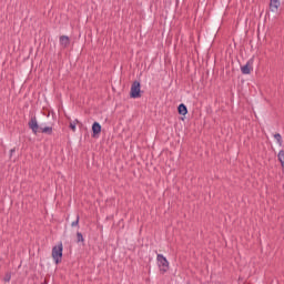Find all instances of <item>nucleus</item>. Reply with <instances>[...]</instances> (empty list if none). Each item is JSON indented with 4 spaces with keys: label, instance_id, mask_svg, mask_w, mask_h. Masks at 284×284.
<instances>
[{
    "label": "nucleus",
    "instance_id": "1",
    "mask_svg": "<svg viewBox=\"0 0 284 284\" xmlns=\"http://www.w3.org/2000/svg\"><path fill=\"white\" fill-rule=\"evenodd\" d=\"M51 256L55 265H59V263L63 261V242H60L58 245L52 247Z\"/></svg>",
    "mask_w": 284,
    "mask_h": 284
},
{
    "label": "nucleus",
    "instance_id": "2",
    "mask_svg": "<svg viewBox=\"0 0 284 284\" xmlns=\"http://www.w3.org/2000/svg\"><path fill=\"white\" fill-rule=\"evenodd\" d=\"M156 261L161 274H165L170 270V262L163 254H158Z\"/></svg>",
    "mask_w": 284,
    "mask_h": 284
},
{
    "label": "nucleus",
    "instance_id": "10",
    "mask_svg": "<svg viewBox=\"0 0 284 284\" xmlns=\"http://www.w3.org/2000/svg\"><path fill=\"white\" fill-rule=\"evenodd\" d=\"M52 126H44V128H40V132H42V134H49L52 135Z\"/></svg>",
    "mask_w": 284,
    "mask_h": 284
},
{
    "label": "nucleus",
    "instance_id": "6",
    "mask_svg": "<svg viewBox=\"0 0 284 284\" xmlns=\"http://www.w3.org/2000/svg\"><path fill=\"white\" fill-rule=\"evenodd\" d=\"M101 124L99 122H93L92 124V138L98 139L99 134H101Z\"/></svg>",
    "mask_w": 284,
    "mask_h": 284
},
{
    "label": "nucleus",
    "instance_id": "4",
    "mask_svg": "<svg viewBox=\"0 0 284 284\" xmlns=\"http://www.w3.org/2000/svg\"><path fill=\"white\" fill-rule=\"evenodd\" d=\"M254 59H250L245 65L241 67L242 74H252V70H254Z\"/></svg>",
    "mask_w": 284,
    "mask_h": 284
},
{
    "label": "nucleus",
    "instance_id": "9",
    "mask_svg": "<svg viewBox=\"0 0 284 284\" xmlns=\"http://www.w3.org/2000/svg\"><path fill=\"white\" fill-rule=\"evenodd\" d=\"M178 112L179 114H181L182 116H185V114H187V106L184 103H181L178 106Z\"/></svg>",
    "mask_w": 284,
    "mask_h": 284
},
{
    "label": "nucleus",
    "instance_id": "13",
    "mask_svg": "<svg viewBox=\"0 0 284 284\" xmlns=\"http://www.w3.org/2000/svg\"><path fill=\"white\" fill-rule=\"evenodd\" d=\"M77 243H85V239L83 237V233L77 232Z\"/></svg>",
    "mask_w": 284,
    "mask_h": 284
},
{
    "label": "nucleus",
    "instance_id": "12",
    "mask_svg": "<svg viewBox=\"0 0 284 284\" xmlns=\"http://www.w3.org/2000/svg\"><path fill=\"white\" fill-rule=\"evenodd\" d=\"M274 139L275 141H277L278 145H283V136L281 135V133H275Z\"/></svg>",
    "mask_w": 284,
    "mask_h": 284
},
{
    "label": "nucleus",
    "instance_id": "5",
    "mask_svg": "<svg viewBox=\"0 0 284 284\" xmlns=\"http://www.w3.org/2000/svg\"><path fill=\"white\" fill-rule=\"evenodd\" d=\"M28 125L30 130H32L33 134H37V132H40L41 126H39V123L37 122V116L31 118Z\"/></svg>",
    "mask_w": 284,
    "mask_h": 284
},
{
    "label": "nucleus",
    "instance_id": "3",
    "mask_svg": "<svg viewBox=\"0 0 284 284\" xmlns=\"http://www.w3.org/2000/svg\"><path fill=\"white\" fill-rule=\"evenodd\" d=\"M141 82L135 80L131 84L130 98L131 99H141Z\"/></svg>",
    "mask_w": 284,
    "mask_h": 284
},
{
    "label": "nucleus",
    "instance_id": "15",
    "mask_svg": "<svg viewBox=\"0 0 284 284\" xmlns=\"http://www.w3.org/2000/svg\"><path fill=\"white\" fill-rule=\"evenodd\" d=\"M11 278H12V273H6L3 281L4 283H10Z\"/></svg>",
    "mask_w": 284,
    "mask_h": 284
},
{
    "label": "nucleus",
    "instance_id": "8",
    "mask_svg": "<svg viewBox=\"0 0 284 284\" xmlns=\"http://www.w3.org/2000/svg\"><path fill=\"white\" fill-rule=\"evenodd\" d=\"M60 45L62 48H68L70 45V37H68V36H60Z\"/></svg>",
    "mask_w": 284,
    "mask_h": 284
},
{
    "label": "nucleus",
    "instance_id": "14",
    "mask_svg": "<svg viewBox=\"0 0 284 284\" xmlns=\"http://www.w3.org/2000/svg\"><path fill=\"white\" fill-rule=\"evenodd\" d=\"M79 221H81V217L79 215H77L75 221H73L71 223V227H79Z\"/></svg>",
    "mask_w": 284,
    "mask_h": 284
},
{
    "label": "nucleus",
    "instance_id": "11",
    "mask_svg": "<svg viewBox=\"0 0 284 284\" xmlns=\"http://www.w3.org/2000/svg\"><path fill=\"white\" fill-rule=\"evenodd\" d=\"M77 124H79V120L77 119L73 122H70L69 128L72 132H77Z\"/></svg>",
    "mask_w": 284,
    "mask_h": 284
},
{
    "label": "nucleus",
    "instance_id": "16",
    "mask_svg": "<svg viewBox=\"0 0 284 284\" xmlns=\"http://www.w3.org/2000/svg\"><path fill=\"white\" fill-rule=\"evenodd\" d=\"M14 152H17V149L16 148L11 149L10 150V156H12L14 154Z\"/></svg>",
    "mask_w": 284,
    "mask_h": 284
},
{
    "label": "nucleus",
    "instance_id": "7",
    "mask_svg": "<svg viewBox=\"0 0 284 284\" xmlns=\"http://www.w3.org/2000/svg\"><path fill=\"white\" fill-rule=\"evenodd\" d=\"M278 8H281V0H270L271 12H277Z\"/></svg>",
    "mask_w": 284,
    "mask_h": 284
}]
</instances>
